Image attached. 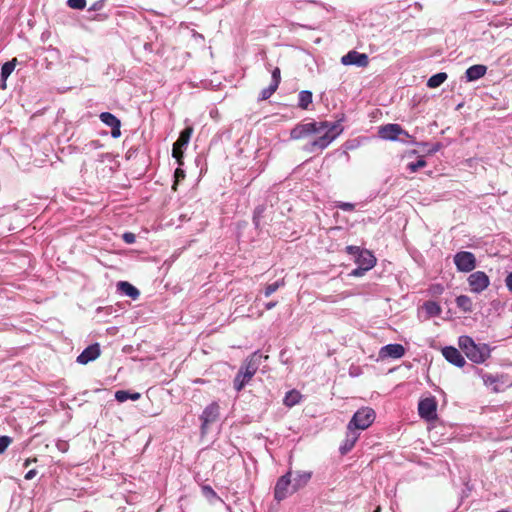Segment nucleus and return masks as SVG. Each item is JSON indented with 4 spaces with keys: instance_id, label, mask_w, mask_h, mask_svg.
Listing matches in <instances>:
<instances>
[{
    "instance_id": "1",
    "label": "nucleus",
    "mask_w": 512,
    "mask_h": 512,
    "mask_svg": "<svg viewBox=\"0 0 512 512\" xmlns=\"http://www.w3.org/2000/svg\"><path fill=\"white\" fill-rule=\"evenodd\" d=\"M320 124L312 120L309 122H300L296 124L290 131V138L293 140H310L303 147L307 152H313L320 147Z\"/></svg>"
},
{
    "instance_id": "2",
    "label": "nucleus",
    "mask_w": 512,
    "mask_h": 512,
    "mask_svg": "<svg viewBox=\"0 0 512 512\" xmlns=\"http://www.w3.org/2000/svg\"><path fill=\"white\" fill-rule=\"evenodd\" d=\"M458 343L467 358L474 363H483L490 357V347L487 344H476L469 336H461Z\"/></svg>"
},
{
    "instance_id": "3",
    "label": "nucleus",
    "mask_w": 512,
    "mask_h": 512,
    "mask_svg": "<svg viewBox=\"0 0 512 512\" xmlns=\"http://www.w3.org/2000/svg\"><path fill=\"white\" fill-rule=\"evenodd\" d=\"M346 251L348 254L354 256L355 263L358 265V268L351 273L354 276L363 275L365 271L372 269L376 264V258L368 250L361 249L358 246H347Z\"/></svg>"
},
{
    "instance_id": "4",
    "label": "nucleus",
    "mask_w": 512,
    "mask_h": 512,
    "mask_svg": "<svg viewBox=\"0 0 512 512\" xmlns=\"http://www.w3.org/2000/svg\"><path fill=\"white\" fill-rule=\"evenodd\" d=\"M375 412L372 408L363 407L359 409L352 417L348 428L354 431L365 430L374 422Z\"/></svg>"
},
{
    "instance_id": "5",
    "label": "nucleus",
    "mask_w": 512,
    "mask_h": 512,
    "mask_svg": "<svg viewBox=\"0 0 512 512\" xmlns=\"http://www.w3.org/2000/svg\"><path fill=\"white\" fill-rule=\"evenodd\" d=\"M193 129L191 127H187L180 132V135L176 142L173 144L172 156L176 159L179 165H182V158L184 154V150L189 144Z\"/></svg>"
},
{
    "instance_id": "6",
    "label": "nucleus",
    "mask_w": 512,
    "mask_h": 512,
    "mask_svg": "<svg viewBox=\"0 0 512 512\" xmlns=\"http://www.w3.org/2000/svg\"><path fill=\"white\" fill-rule=\"evenodd\" d=\"M343 131L341 120L322 121V149L329 145Z\"/></svg>"
},
{
    "instance_id": "7",
    "label": "nucleus",
    "mask_w": 512,
    "mask_h": 512,
    "mask_svg": "<svg viewBox=\"0 0 512 512\" xmlns=\"http://www.w3.org/2000/svg\"><path fill=\"white\" fill-rule=\"evenodd\" d=\"M220 415V406L217 402H212L206 406L200 415L201 433L206 434L209 425L215 423Z\"/></svg>"
},
{
    "instance_id": "8",
    "label": "nucleus",
    "mask_w": 512,
    "mask_h": 512,
    "mask_svg": "<svg viewBox=\"0 0 512 512\" xmlns=\"http://www.w3.org/2000/svg\"><path fill=\"white\" fill-rule=\"evenodd\" d=\"M292 472L288 471L285 475L281 476L274 488V498L277 501H282L292 494Z\"/></svg>"
},
{
    "instance_id": "9",
    "label": "nucleus",
    "mask_w": 512,
    "mask_h": 512,
    "mask_svg": "<svg viewBox=\"0 0 512 512\" xmlns=\"http://www.w3.org/2000/svg\"><path fill=\"white\" fill-rule=\"evenodd\" d=\"M454 264L460 272H471L476 267L475 255L468 251H461L455 254Z\"/></svg>"
},
{
    "instance_id": "10",
    "label": "nucleus",
    "mask_w": 512,
    "mask_h": 512,
    "mask_svg": "<svg viewBox=\"0 0 512 512\" xmlns=\"http://www.w3.org/2000/svg\"><path fill=\"white\" fill-rule=\"evenodd\" d=\"M467 282L469 284L471 292L481 293L490 285V279L488 275L483 271H476L471 273Z\"/></svg>"
},
{
    "instance_id": "11",
    "label": "nucleus",
    "mask_w": 512,
    "mask_h": 512,
    "mask_svg": "<svg viewBox=\"0 0 512 512\" xmlns=\"http://www.w3.org/2000/svg\"><path fill=\"white\" fill-rule=\"evenodd\" d=\"M379 137L384 140H397L400 135L409 137L407 131L403 130L399 124H386L379 128Z\"/></svg>"
},
{
    "instance_id": "12",
    "label": "nucleus",
    "mask_w": 512,
    "mask_h": 512,
    "mask_svg": "<svg viewBox=\"0 0 512 512\" xmlns=\"http://www.w3.org/2000/svg\"><path fill=\"white\" fill-rule=\"evenodd\" d=\"M436 409L437 404L432 397L422 399L418 404L419 415L426 420H431L436 417Z\"/></svg>"
},
{
    "instance_id": "13",
    "label": "nucleus",
    "mask_w": 512,
    "mask_h": 512,
    "mask_svg": "<svg viewBox=\"0 0 512 512\" xmlns=\"http://www.w3.org/2000/svg\"><path fill=\"white\" fill-rule=\"evenodd\" d=\"M341 62L344 65H356L359 67H366L369 63V59L366 54L352 50L342 57Z\"/></svg>"
},
{
    "instance_id": "14",
    "label": "nucleus",
    "mask_w": 512,
    "mask_h": 512,
    "mask_svg": "<svg viewBox=\"0 0 512 512\" xmlns=\"http://www.w3.org/2000/svg\"><path fill=\"white\" fill-rule=\"evenodd\" d=\"M100 353V345L98 343L91 344L78 355L77 362L83 365L88 364L97 359Z\"/></svg>"
},
{
    "instance_id": "15",
    "label": "nucleus",
    "mask_w": 512,
    "mask_h": 512,
    "mask_svg": "<svg viewBox=\"0 0 512 512\" xmlns=\"http://www.w3.org/2000/svg\"><path fill=\"white\" fill-rule=\"evenodd\" d=\"M442 355L451 364L457 367H463L466 363L465 358L461 352L452 346H447L442 349Z\"/></svg>"
},
{
    "instance_id": "16",
    "label": "nucleus",
    "mask_w": 512,
    "mask_h": 512,
    "mask_svg": "<svg viewBox=\"0 0 512 512\" xmlns=\"http://www.w3.org/2000/svg\"><path fill=\"white\" fill-rule=\"evenodd\" d=\"M260 358L261 356L257 353H253L249 357H247L242 365L240 366L239 370L245 373L247 376H253L256 374L257 370L259 369L260 365Z\"/></svg>"
},
{
    "instance_id": "17",
    "label": "nucleus",
    "mask_w": 512,
    "mask_h": 512,
    "mask_svg": "<svg viewBox=\"0 0 512 512\" xmlns=\"http://www.w3.org/2000/svg\"><path fill=\"white\" fill-rule=\"evenodd\" d=\"M359 439V433L347 427L346 437L343 443L339 447V451L341 455L347 454L352 448L355 446L357 440Z\"/></svg>"
},
{
    "instance_id": "18",
    "label": "nucleus",
    "mask_w": 512,
    "mask_h": 512,
    "mask_svg": "<svg viewBox=\"0 0 512 512\" xmlns=\"http://www.w3.org/2000/svg\"><path fill=\"white\" fill-rule=\"evenodd\" d=\"M486 72L487 67L485 65H473L469 67L465 72L466 80L469 82L476 81L482 78L486 74Z\"/></svg>"
},
{
    "instance_id": "19",
    "label": "nucleus",
    "mask_w": 512,
    "mask_h": 512,
    "mask_svg": "<svg viewBox=\"0 0 512 512\" xmlns=\"http://www.w3.org/2000/svg\"><path fill=\"white\" fill-rule=\"evenodd\" d=\"M311 479V472L297 471L292 479V490L297 491L304 487Z\"/></svg>"
},
{
    "instance_id": "20",
    "label": "nucleus",
    "mask_w": 512,
    "mask_h": 512,
    "mask_svg": "<svg viewBox=\"0 0 512 512\" xmlns=\"http://www.w3.org/2000/svg\"><path fill=\"white\" fill-rule=\"evenodd\" d=\"M118 291L122 294L132 298L133 300L137 299L140 295V291L133 286L131 283L127 281H120L117 283Z\"/></svg>"
},
{
    "instance_id": "21",
    "label": "nucleus",
    "mask_w": 512,
    "mask_h": 512,
    "mask_svg": "<svg viewBox=\"0 0 512 512\" xmlns=\"http://www.w3.org/2000/svg\"><path fill=\"white\" fill-rule=\"evenodd\" d=\"M16 63H17V59L13 58L12 60L7 61V62H5L2 65V68H1V81H2L1 88H3V89L6 88V81H7L8 77L12 74V72L14 71V69L16 67Z\"/></svg>"
},
{
    "instance_id": "22",
    "label": "nucleus",
    "mask_w": 512,
    "mask_h": 512,
    "mask_svg": "<svg viewBox=\"0 0 512 512\" xmlns=\"http://www.w3.org/2000/svg\"><path fill=\"white\" fill-rule=\"evenodd\" d=\"M386 355L392 358H401L405 354V349L401 344H388L382 348Z\"/></svg>"
},
{
    "instance_id": "23",
    "label": "nucleus",
    "mask_w": 512,
    "mask_h": 512,
    "mask_svg": "<svg viewBox=\"0 0 512 512\" xmlns=\"http://www.w3.org/2000/svg\"><path fill=\"white\" fill-rule=\"evenodd\" d=\"M312 92L309 90H302L298 94V107L303 110H308L309 106L312 104Z\"/></svg>"
},
{
    "instance_id": "24",
    "label": "nucleus",
    "mask_w": 512,
    "mask_h": 512,
    "mask_svg": "<svg viewBox=\"0 0 512 512\" xmlns=\"http://www.w3.org/2000/svg\"><path fill=\"white\" fill-rule=\"evenodd\" d=\"M140 397L141 394L138 392H130L127 390H118L115 392V399L120 403H123L127 400L136 401L140 399Z\"/></svg>"
},
{
    "instance_id": "25",
    "label": "nucleus",
    "mask_w": 512,
    "mask_h": 512,
    "mask_svg": "<svg viewBox=\"0 0 512 512\" xmlns=\"http://www.w3.org/2000/svg\"><path fill=\"white\" fill-rule=\"evenodd\" d=\"M457 307L465 313H470L473 311V302L472 299L467 295H460L456 298Z\"/></svg>"
},
{
    "instance_id": "26",
    "label": "nucleus",
    "mask_w": 512,
    "mask_h": 512,
    "mask_svg": "<svg viewBox=\"0 0 512 512\" xmlns=\"http://www.w3.org/2000/svg\"><path fill=\"white\" fill-rule=\"evenodd\" d=\"M251 379V376H247L245 373L239 370L233 380L234 389L237 392H240L246 386V384L249 383Z\"/></svg>"
},
{
    "instance_id": "27",
    "label": "nucleus",
    "mask_w": 512,
    "mask_h": 512,
    "mask_svg": "<svg viewBox=\"0 0 512 512\" xmlns=\"http://www.w3.org/2000/svg\"><path fill=\"white\" fill-rule=\"evenodd\" d=\"M301 399V394L296 390L288 391L283 399V403L287 407H293L294 405L298 404Z\"/></svg>"
},
{
    "instance_id": "28",
    "label": "nucleus",
    "mask_w": 512,
    "mask_h": 512,
    "mask_svg": "<svg viewBox=\"0 0 512 512\" xmlns=\"http://www.w3.org/2000/svg\"><path fill=\"white\" fill-rule=\"evenodd\" d=\"M446 79L447 74L445 72L437 73L428 79L427 86L429 88H437L441 84H443L446 81Z\"/></svg>"
},
{
    "instance_id": "29",
    "label": "nucleus",
    "mask_w": 512,
    "mask_h": 512,
    "mask_svg": "<svg viewBox=\"0 0 512 512\" xmlns=\"http://www.w3.org/2000/svg\"><path fill=\"white\" fill-rule=\"evenodd\" d=\"M100 120L109 127H114L120 122V120L110 112H102L99 116Z\"/></svg>"
},
{
    "instance_id": "30",
    "label": "nucleus",
    "mask_w": 512,
    "mask_h": 512,
    "mask_svg": "<svg viewBox=\"0 0 512 512\" xmlns=\"http://www.w3.org/2000/svg\"><path fill=\"white\" fill-rule=\"evenodd\" d=\"M201 491L203 496L210 502L213 503L216 500H221L217 493L210 485H202Z\"/></svg>"
},
{
    "instance_id": "31",
    "label": "nucleus",
    "mask_w": 512,
    "mask_h": 512,
    "mask_svg": "<svg viewBox=\"0 0 512 512\" xmlns=\"http://www.w3.org/2000/svg\"><path fill=\"white\" fill-rule=\"evenodd\" d=\"M423 308L429 316H438L441 313V307L434 301H427Z\"/></svg>"
},
{
    "instance_id": "32",
    "label": "nucleus",
    "mask_w": 512,
    "mask_h": 512,
    "mask_svg": "<svg viewBox=\"0 0 512 512\" xmlns=\"http://www.w3.org/2000/svg\"><path fill=\"white\" fill-rule=\"evenodd\" d=\"M266 210V206L261 204V205H258L255 209H254V212H253V224L255 225L256 228H259L260 227V221L263 217V214Z\"/></svg>"
},
{
    "instance_id": "33",
    "label": "nucleus",
    "mask_w": 512,
    "mask_h": 512,
    "mask_svg": "<svg viewBox=\"0 0 512 512\" xmlns=\"http://www.w3.org/2000/svg\"><path fill=\"white\" fill-rule=\"evenodd\" d=\"M282 286H284L283 280H277L271 284H268L263 291L264 296L265 297L271 296L274 292H276Z\"/></svg>"
},
{
    "instance_id": "34",
    "label": "nucleus",
    "mask_w": 512,
    "mask_h": 512,
    "mask_svg": "<svg viewBox=\"0 0 512 512\" xmlns=\"http://www.w3.org/2000/svg\"><path fill=\"white\" fill-rule=\"evenodd\" d=\"M277 89H278V86L270 83V85L268 87L261 90V92L259 94V100L263 101V100L269 99L275 93V91Z\"/></svg>"
},
{
    "instance_id": "35",
    "label": "nucleus",
    "mask_w": 512,
    "mask_h": 512,
    "mask_svg": "<svg viewBox=\"0 0 512 512\" xmlns=\"http://www.w3.org/2000/svg\"><path fill=\"white\" fill-rule=\"evenodd\" d=\"M12 443V438L7 435L0 436V455L5 452L8 446Z\"/></svg>"
},
{
    "instance_id": "36",
    "label": "nucleus",
    "mask_w": 512,
    "mask_h": 512,
    "mask_svg": "<svg viewBox=\"0 0 512 512\" xmlns=\"http://www.w3.org/2000/svg\"><path fill=\"white\" fill-rule=\"evenodd\" d=\"M426 166V161L423 158L418 159L416 162H412L408 164V169L410 172L414 173L418 169Z\"/></svg>"
},
{
    "instance_id": "37",
    "label": "nucleus",
    "mask_w": 512,
    "mask_h": 512,
    "mask_svg": "<svg viewBox=\"0 0 512 512\" xmlns=\"http://www.w3.org/2000/svg\"><path fill=\"white\" fill-rule=\"evenodd\" d=\"M67 4L72 9L81 10L86 6V0H68Z\"/></svg>"
},
{
    "instance_id": "38",
    "label": "nucleus",
    "mask_w": 512,
    "mask_h": 512,
    "mask_svg": "<svg viewBox=\"0 0 512 512\" xmlns=\"http://www.w3.org/2000/svg\"><path fill=\"white\" fill-rule=\"evenodd\" d=\"M271 83L276 85V86H279L280 84V81H281V72H280V69L278 67H276L273 71H272V76H271Z\"/></svg>"
},
{
    "instance_id": "39",
    "label": "nucleus",
    "mask_w": 512,
    "mask_h": 512,
    "mask_svg": "<svg viewBox=\"0 0 512 512\" xmlns=\"http://www.w3.org/2000/svg\"><path fill=\"white\" fill-rule=\"evenodd\" d=\"M56 448L62 452L65 453L69 449V443L66 440L58 439L56 441Z\"/></svg>"
},
{
    "instance_id": "40",
    "label": "nucleus",
    "mask_w": 512,
    "mask_h": 512,
    "mask_svg": "<svg viewBox=\"0 0 512 512\" xmlns=\"http://www.w3.org/2000/svg\"><path fill=\"white\" fill-rule=\"evenodd\" d=\"M122 239L124 240L125 243L127 244H133L135 243L136 241V236L134 233L132 232H125L123 235H122Z\"/></svg>"
},
{
    "instance_id": "41",
    "label": "nucleus",
    "mask_w": 512,
    "mask_h": 512,
    "mask_svg": "<svg viewBox=\"0 0 512 512\" xmlns=\"http://www.w3.org/2000/svg\"><path fill=\"white\" fill-rule=\"evenodd\" d=\"M279 359L283 364L290 363V356L288 355V351L286 349L281 350L279 354Z\"/></svg>"
},
{
    "instance_id": "42",
    "label": "nucleus",
    "mask_w": 512,
    "mask_h": 512,
    "mask_svg": "<svg viewBox=\"0 0 512 512\" xmlns=\"http://www.w3.org/2000/svg\"><path fill=\"white\" fill-rule=\"evenodd\" d=\"M174 177H175V184H177L179 181L183 180L185 178L184 170H182L180 167H178L175 170Z\"/></svg>"
},
{
    "instance_id": "43",
    "label": "nucleus",
    "mask_w": 512,
    "mask_h": 512,
    "mask_svg": "<svg viewBox=\"0 0 512 512\" xmlns=\"http://www.w3.org/2000/svg\"><path fill=\"white\" fill-rule=\"evenodd\" d=\"M120 128H121V122H119L118 124H116V126L111 128V136L113 138H119L121 136Z\"/></svg>"
},
{
    "instance_id": "44",
    "label": "nucleus",
    "mask_w": 512,
    "mask_h": 512,
    "mask_svg": "<svg viewBox=\"0 0 512 512\" xmlns=\"http://www.w3.org/2000/svg\"><path fill=\"white\" fill-rule=\"evenodd\" d=\"M104 7V0H98L94 2L90 7L89 11H98Z\"/></svg>"
},
{
    "instance_id": "45",
    "label": "nucleus",
    "mask_w": 512,
    "mask_h": 512,
    "mask_svg": "<svg viewBox=\"0 0 512 512\" xmlns=\"http://www.w3.org/2000/svg\"><path fill=\"white\" fill-rule=\"evenodd\" d=\"M483 380L485 384H492L496 382V378L491 374L483 375Z\"/></svg>"
},
{
    "instance_id": "46",
    "label": "nucleus",
    "mask_w": 512,
    "mask_h": 512,
    "mask_svg": "<svg viewBox=\"0 0 512 512\" xmlns=\"http://www.w3.org/2000/svg\"><path fill=\"white\" fill-rule=\"evenodd\" d=\"M37 475V470L36 469H31L29 470L26 474H25V479L26 480H32L35 476Z\"/></svg>"
},
{
    "instance_id": "47",
    "label": "nucleus",
    "mask_w": 512,
    "mask_h": 512,
    "mask_svg": "<svg viewBox=\"0 0 512 512\" xmlns=\"http://www.w3.org/2000/svg\"><path fill=\"white\" fill-rule=\"evenodd\" d=\"M339 208L345 210V211H351L354 209V204H351V203H341L339 206Z\"/></svg>"
},
{
    "instance_id": "48",
    "label": "nucleus",
    "mask_w": 512,
    "mask_h": 512,
    "mask_svg": "<svg viewBox=\"0 0 512 512\" xmlns=\"http://www.w3.org/2000/svg\"><path fill=\"white\" fill-rule=\"evenodd\" d=\"M505 283L509 291L512 292V272L507 275Z\"/></svg>"
},
{
    "instance_id": "49",
    "label": "nucleus",
    "mask_w": 512,
    "mask_h": 512,
    "mask_svg": "<svg viewBox=\"0 0 512 512\" xmlns=\"http://www.w3.org/2000/svg\"><path fill=\"white\" fill-rule=\"evenodd\" d=\"M276 305H277V301H270V302L264 303V308H265L266 310H271V309H273Z\"/></svg>"
},
{
    "instance_id": "50",
    "label": "nucleus",
    "mask_w": 512,
    "mask_h": 512,
    "mask_svg": "<svg viewBox=\"0 0 512 512\" xmlns=\"http://www.w3.org/2000/svg\"><path fill=\"white\" fill-rule=\"evenodd\" d=\"M87 146H89L92 149H96V148L100 147V144H99L98 140H93Z\"/></svg>"
},
{
    "instance_id": "51",
    "label": "nucleus",
    "mask_w": 512,
    "mask_h": 512,
    "mask_svg": "<svg viewBox=\"0 0 512 512\" xmlns=\"http://www.w3.org/2000/svg\"><path fill=\"white\" fill-rule=\"evenodd\" d=\"M36 461H37V459H36V458H32V459H31V458H28V459H26V460H25V462H24L23 466L26 468V467H28L29 465H31V463L36 462Z\"/></svg>"
},
{
    "instance_id": "52",
    "label": "nucleus",
    "mask_w": 512,
    "mask_h": 512,
    "mask_svg": "<svg viewBox=\"0 0 512 512\" xmlns=\"http://www.w3.org/2000/svg\"><path fill=\"white\" fill-rule=\"evenodd\" d=\"M380 511H381L380 507H377L374 512H380Z\"/></svg>"
},
{
    "instance_id": "53",
    "label": "nucleus",
    "mask_w": 512,
    "mask_h": 512,
    "mask_svg": "<svg viewBox=\"0 0 512 512\" xmlns=\"http://www.w3.org/2000/svg\"><path fill=\"white\" fill-rule=\"evenodd\" d=\"M497 512H507V511H505V510H500V511H497Z\"/></svg>"
}]
</instances>
